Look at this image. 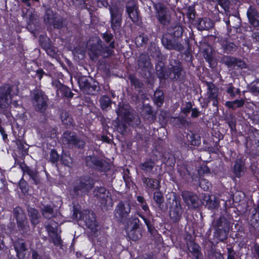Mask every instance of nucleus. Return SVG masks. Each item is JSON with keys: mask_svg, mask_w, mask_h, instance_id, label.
<instances>
[{"mask_svg": "<svg viewBox=\"0 0 259 259\" xmlns=\"http://www.w3.org/2000/svg\"><path fill=\"white\" fill-rule=\"evenodd\" d=\"M126 11L128 17L134 23H138L140 20L138 6L135 0H130L126 4Z\"/></svg>", "mask_w": 259, "mask_h": 259, "instance_id": "6ab92c4d", "label": "nucleus"}, {"mask_svg": "<svg viewBox=\"0 0 259 259\" xmlns=\"http://www.w3.org/2000/svg\"><path fill=\"white\" fill-rule=\"evenodd\" d=\"M171 34L172 36L179 38L182 36L183 33V29L180 25H176L172 26Z\"/></svg>", "mask_w": 259, "mask_h": 259, "instance_id": "864d4df0", "label": "nucleus"}, {"mask_svg": "<svg viewBox=\"0 0 259 259\" xmlns=\"http://www.w3.org/2000/svg\"><path fill=\"white\" fill-rule=\"evenodd\" d=\"M100 104L102 110H107L111 106L112 101L107 96H103L100 99Z\"/></svg>", "mask_w": 259, "mask_h": 259, "instance_id": "49530a36", "label": "nucleus"}, {"mask_svg": "<svg viewBox=\"0 0 259 259\" xmlns=\"http://www.w3.org/2000/svg\"><path fill=\"white\" fill-rule=\"evenodd\" d=\"M79 216L78 217V211L74 209L72 218L78 220H83L87 227L90 230V233L92 235L96 236L98 235V225L96 222L95 213L90 210H84L78 212Z\"/></svg>", "mask_w": 259, "mask_h": 259, "instance_id": "20e7f679", "label": "nucleus"}, {"mask_svg": "<svg viewBox=\"0 0 259 259\" xmlns=\"http://www.w3.org/2000/svg\"><path fill=\"white\" fill-rule=\"evenodd\" d=\"M49 237L54 245L59 246L62 245V240L61 238V236L57 233L51 234Z\"/></svg>", "mask_w": 259, "mask_h": 259, "instance_id": "5fc2aeb1", "label": "nucleus"}, {"mask_svg": "<svg viewBox=\"0 0 259 259\" xmlns=\"http://www.w3.org/2000/svg\"><path fill=\"white\" fill-rule=\"evenodd\" d=\"M151 2L155 10L156 17L159 23L163 26L169 25L171 16L166 6L162 3L157 2L154 0H151Z\"/></svg>", "mask_w": 259, "mask_h": 259, "instance_id": "6e6552de", "label": "nucleus"}, {"mask_svg": "<svg viewBox=\"0 0 259 259\" xmlns=\"http://www.w3.org/2000/svg\"><path fill=\"white\" fill-rule=\"evenodd\" d=\"M161 42L163 46L168 50H174L179 52L184 50V47L179 41L178 38H176L170 33H165L163 35Z\"/></svg>", "mask_w": 259, "mask_h": 259, "instance_id": "4468645a", "label": "nucleus"}, {"mask_svg": "<svg viewBox=\"0 0 259 259\" xmlns=\"http://www.w3.org/2000/svg\"><path fill=\"white\" fill-rule=\"evenodd\" d=\"M175 119L177 120V123L183 126H188L191 124V122L187 120L183 117H177Z\"/></svg>", "mask_w": 259, "mask_h": 259, "instance_id": "e2e57ef3", "label": "nucleus"}, {"mask_svg": "<svg viewBox=\"0 0 259 259\" xmlns=\"http://www.w3.org/2000/svg\"><path fill=\"white\" fill-rule=\"evenodd\" d=\"M245 100L244 99L235 100L233 101H227L225 103V105L232 110H235L237 108H240L244 106Z\"/></svg>", "mask_w": 259, "mask_h": 259, "instance_id": "58836bf2", "label": "nucleus"}, {"mask_svg": "<svg viewBox=\"0 0 259 259\" xmlns=\"http://www.w3.org/2000/svg\"><path fill=\"white\" fill-rule=\"evenodd\" d=\"M230 225V220L224 215L215 218L212 222L214 236L221 241L226 240L228 238Z\"/></svg>", "mask_w": 259, "mask_h": 259, "instance_id": "7ed1b4c3", "label": "nucleus"}, {"mask_svg": "<svg viewBox=\"0 0 259 259\" xmlns=\"http://www.w3.org/2000/svg\"><path fill=\"white\" fill-rule=\"evenodd\" d=\"M127 230L140 229V221L137 218H131L127 223Z\"/></svg>", "mask_w": 259, "mask_h": 259, "instance_id": "a18cd8bd", "label": "nucleus"}, {"mask_svg": "<svg viewBox=\"0 0 259 259\" xmlns=\"http://www.w3.org/2000/svg\"><path fill=\"white\" fill-rule=\"evenodd\" d=\"M13 211L18 227L22 230H26L28 228V222L23 209L20 207H16Z\"/></svg>", "mask_w": 259, "mask_h": 259, "instance_id": "f3484780", "label": "nucleus"}, {"mask_svg": "<svg viewBox=\"0 0 259 259\" xmlns=\"http://www.w3.org/2000/svg\"><path fill=\"white\" fill-rule=\"evenodd\" d=\"M167 196V202L170 205L169 217L174 222H177L180 220L182 212L180 199L174 193L169 194Z\"/></svg>", "mask_w": 259, "mask_h": 259, "instance_id": "0eeeda50", "label": "nucleus"}, {"mask_svg": "<svg viewBox=\"0 0 259 259\" xmlns=\"http://www.w3.org/2000/svg\"><path fill=\"white\" fill-rule=\"evenodd\" d=\"M250 224L254 228H259V213H255L252 215Z\"/></svg>", "mask_w": 259, "mask_h": 259, "instance_id": "13d9d810", "label": "nucleus"}, {"mask_svg": "<svg viewBox=\"0 0 259 259\" xmlns=\"http://www.w3.org/2000/svg\"><path fill=\"white\" fill-rule=\"evenodd\" d=\"M87 165L91 168L103 169L106 161L95 156H88L85 158Z\"/></svg>", "mask_w": 259, "mask_h": 259, "instance_id": "5701e85b", "label": "nucleus"}, {"mask_svg": "<svg viewBox=\"0 0 259 259\" xmlns=\"http://www.w3.org/2000/svg\"><path fill=\"white\" fill-rule=\"evenodd\" d=\"M142 180L146 187L153 189H158L160 187V182L156 179L143 177Z\"/></svg>", "mask_w": 259, "mask_h": 259, "instance_id": "2f4dec72", "label": "nucleus"}, {"mask_svg": "<svg viewBox=\"0 0 259 259\" xmlns=\"http://www.w3.org/2000/svg\"><path fill=\"white\" fill-rule=\"evenodd\" d=\"M182 197L186 205L191 208H195L198 204L199 198L196 194L189 191L182 192Z\"/></svg>", "mask_w": 259, "mask_h": 259, "instance_id": "412c9836", "label": "nucleus"}, {"mask_svg": "<svg viewBox=\"0 0 259 259\" xmlns=\"http://www.w3.org/2000/svg\"><path fill=\"white\" fill-rule=\"evenodd\" d=\"M60 161L63 164L68 167H71L73 163V159L67 153H63L61 155Z\"/></svg>", "mask_w": 259, "mask_h": 259, "instance_id": "603ef678", "label": "nucleus"}, {"mask_svg": "<svg viewBox=\"0 0 259 259\" xmlns=\"http://www.w3.org/2000/svg\"><path fill=\"white\" fill-rule=\"evenodd\" d=\"M62 142L69 148L78 149L83 148L85 145V142L83 139L77 136L74 133L69 131L64 133Z\"/></svg>", "mask_w": 259, "mask_h": 259, "instance_id": "9d476101", "label": "nucleus"}, {"mask_svg": "<svg viewBox=\"0 0 259 259\" xmlns=\"http://www.w3.org/2000/svg\"><path fill=\"white\" fill-rule=\"evenodd\" d=\"M131 211V205L130 202L121 200L116 206L114 214L118 221L123 222L127 219Z\"/></svg>", "mask_w": 259, "mask_h": 259, "instance_id": "9b49d317", "label": "nucleus"}, {"mask_svg": "<svg viewBox=\"0 0 259 259\" xmlns=\"http://www.w3.org/2000/svg\"><path fill=\"white\" fill-rule=\"evenodd\" d=\"M150 55L155 58H159L161 53L158 49V48L155 45L151 46L150 49Z\"/></svg>", "mask_w": 259, "mask_h": 259, "instance_id": "bf43d9fd", "label": "nucleus"}, {"mask_svg": "<svg viewBox=\"0 0 259 259\" xmlns=\"http://www.w3.org/2000/svg\"><path fill=\"white\" fill-rule=\"evenodd\" d=\"M149 40L147 35L141 34L135 38V43L137 47H140L146 44Z\"/></svg>", "mask_w": 259, "mask_h": 259, "instance_id": "8fccbe9b", "label": "nucleus"}, {"mask_svg": "<svg viewBox=\"0 0 259 259\" xmlns=\"http://www.w3.org/2000/svg\"><path fill=\"white\" fill-rule=\"evenodd\" d=\"M57 15L58 14L54 13L51 8H46L45 13L44 16V23L46 25L49 26V25L52 23L53 20Z\"/></svg>", "mask_w": 259, "mask_h": 259, "instance_id": "473e14b6", "label": "nucleus"}, {"mask_svg": "<svg viewBox=\"0 0 259 259\" xmlns=\"http://www.w3.org/2000/svg\"><path fill=\"white\" fill-rule=\"evenodd\" d=\"M12 92V88L8 84L0 87V108L1 109H6L9 107L13 97Z\"/></svg>", "mask_w": 259, "mask_h": 259, "instance_id": "2eb2a0df", "label": "nucleus"}, {"mask_svg": "<svg viewBox=\"0 0 259 259\" xmlns=\"http://www.w3.org/2000/svg\"><path fill=\"white\" fill-rule=\"evenodd\" d=\"M188 248L193 257L195 259H203V255L200 252L199 246L190 241L187 244Z\"/></svg>", "mask_w": 259, "mask_h": 259, "instance_id": "c85d7f7f", "label": "nucleus"}, {"mask_svg": "<svg viewBox=\"0 0 259 259\" xmlns=\"http://www.w3.org/2000/svg\"><path fill=\"white\" fill-rule=\"evenodd\" d=\"M221 62L231 69H244L247 65L242 60L230 56H224L221 58Z\"/></svg>", "mask_w": 259, "mask_h": 259, "instance_id": "dca6fc26", "label": "nucleus"}, {"mask_svg": "<svg viewBox=\"0 0 259 259\" xmlns=\"http://www.w3.org/2000/svg\"><path fill=\"white\" fill-rule=\"evenodd\" d=\"M252 93H259V80L254 81L250 89Z\"/></svg>", "mask_w": 259, "mask_h": 259, "instance_id": "774afa93", "label": "nucleus"}, {"mask_svg": "<svg viewBox=\"0 0 259 259\" xmlns=\"http://www.w3.org/2000/svg\"><path fill=\"white\" fill-rule=\"evenodd\" d=\"M126 231L128 238L133 241H137L142 237L140 229L127 230Z\"/></svg>", "mask_w": 259, "mask_h": 259, "instance_id": "c03bdc74", "label": "nucleus"}, {"mask_svg": "<svg viewBox=\"0 0 259 259\" xmlns=\"http://www.w3.org/2000/svg\"><path fill=\"white\" fill-rule=\"evenodd\" d=\"M192 107L193 105L191 102H187L185 107L182 109V112L185 115H187L192 110Z\"/></svg>", "mask_w": 259, "mask_h": 259, "instance_id": "69168bd1", "label": "nucleus"}, {"mask_svg": "<svg viewBox=\"0 0 259 259\" xmlns=\"http://www.w3.org/2000/svg\"><path fill=\"white\" fill-rule=\"evenodd\" d=\"M155 68L157 76L161 79H166L167 71L165 70L163 63L160 62L156 65Z\"/></svg>", "mask_w": 259, "mask_h": 259, "instance_id": "79ce46f5", "label": "nucleus"}, {"mask_svg": "<svg viewBox=\"0 0 259 259\" xmlns=\"http://www.w3.org/2000/svg\"><path fill=\"white\" fill-rule=\"evenodd\" d=\"M207 96L209 102L212 101V105L217 107L218 105L219 89L212 82H206Z\"/></svg>", "mask_w": 259, "mask_h": 259, "instance_id": "aec40b11", "label": "nucleus"}, {"mask_svg": "<svg viewBox=\"0 0 259 259\" xmlns=\"http://www.w3.org/2000/svg\"><path fill=\"white\" fill-rule=\"evenodd\" d=\"M60 118L63 124L67 125H73V119L68 112L63 111L60 114Z\"/></svg>", "mask_w": 259, "mask_h": 259, "instance_id": "a19ab883", "label": "nucleus"}, {"mask_svg": "<svg viewBox=\"0 0 259 259\" xmlns=\"http://www.w3.org/2000/svg\"><path fill=\"white\" fill-rule=\"evenodd\" d=\"M224 52L226 54L232 53L235 52L237 49V46L232 42L226 41L224 42L222 45Z\"/></svg>", "mask_w": 259, "mask_h": 259, "instance_id": "de8ad7c7", "label": "nucleus"}, {"mask_svg": "<svg viewBox=\"0 0 259 259\" xmlns=\"http://www.w3.org/2000/svg\"><path fill=\"white\" fill-rule=\"evenodd\" d=\"M117 115V118L113 121L114 125L117 127V130L120 133H123L126 129V125L125 123L120 121V117L125 123L131 124L133 119H136V124L140 122L139 118L131 112V109L128 105H123L119 106V108L116 111Z\"/></svg>", "mask_w": 259, "mask_h": 259, "instance_id": "f03ea898", "label": "nucleus"}, {"mask_svg": "<svg viewBox=\"0 0 259 259\" xmlns=\"http://www.w3.org/2000/svg\"><path fill=\"white\" fill-rule=\"evenodd\" d=\"M203 201L206 202V206L209 209H215L219 206V201L215 195L204 194Z\"/></svg>", "mask_w": 259, "mask_h": 259, "instance_id": "a878e982", "label": "nucleus"}, {"mask_svg": "<svg viewBox=\"0 0 259 259\" xmlns=\"http://www.w3.org/2000/svg\"><path fill=\"white\" fill-rule=\"evenodd\" d=\"M210 185L209 183L205 179L201 180L199 183L200 187L204 191H207L209 189Z\"/></svg>", "mask_w": 259, "mask_h": 259, "instance_id": "338daca9", "label": "nucleus"}, {"mask_svg": "<svg viewBox=\"0 0 259 259\" xmlns=\"http://www.w3.org/2000/svg\"><path fill=\"white\" fill-rule=\"evenodd\" d=\"M42 216L50 219L55 215L53 208L51 205H44L40 208Z\"/></svg>", "mask_w": 259, "mask_h": 259, "instance_id": "e433bc0d", "label": "nucleus"}, {"mask_svg": "<svg viewBox=\"0 0 259 259\" xmlns=\"http://www.w3.org/2000/svg\"><path fill=\"white\" fill-rule=\"evenodd\" d=\"M27 210L30 222L35 227L39 223L40 215L35 208L28 207Z\"/></svg>", "mask_w": 259, "mask_h": 259, "instance_id": "cd10ccee", "label": "nucleus"}, {"mask_svg": "<svg viewBox=\"0 0 259 259\" xmlns=\"http://www.w3.org/2000/svg\"><path fill=\"white\" fill-rule=\"evenodd\" d=\"M109 11L111 28L115 32L116 31L119 30L121 27L123 10L122 8L116 5H112L109 6Z\"/></svg>", "mask_w": 259, "mask_h": 259, "instance_id": "1a4fd4ad", "label": "nucleus"}, {"mask_svg": "<svg viewBox=\"0 0 259 259\" xmlns=\"http://www.w3.org/2000/svg\"><path fill=\"white\" fill-rule=\"evenodd\" d=\"M14 247L19 259H26L28 249L23 239H18L14 243Z\"/></svg>", "mask_w": 259, "mask_h": 259, "instance_id": "4be33fe9", "label": "nucleus"}, {"mask_svg": "<svg viewBox=\"0 0 259 259\" xmlns=\"http://www.w3.org/2000/svg\"><path fill=\"white\" fill-rule=\"evenodd\" d=\"M154 102L158 106L160 107L164 101V94L162 90L157 89L154 93Z\"/></svg>", "mask_w": 259, "mask_h": 259, "instance_id": "ea45409f", "label": "nucleus"}, {"mask_svg": "<svg viewBox=\"0 0 259 259\" xmlns=\"http://www.w3.org/2000/svg\"><path fill=\"white\" fill-rule=\"evenodd\" d=\"M93 179L89 176H82L76 180L73 184L72 194L81 196L89 192L94 186Z\"/></svg>", "mask_w": 259, "mask_h": 259, "instance_id": "39448f33", "label": "nucleus"}, {"mask_svg": "<svg viewBox=\"0 0 259 259\" xmlns=\"http://www.w3.org/2000/svg\"><path fill=\"white\" fill-rule=\"evenodd\" d=\"M187 139L188 142L193 146H199L201 143L200 137L192 131L187 134Z\"/></svg>", "mask_w": 259, "mask_h": 259, "instance_id": "72a5a7b5", "label": "nucleus"}, {"mask_svg": "<svg viewBox=\"0 0 259 259\" xmlns=\"http://www.w3.org/2000/svg\"><path fill=\"white\" fill-rule=\"evenodd\" d=\"M182 64L178 59H170L167 66L166 79L178 80L182 75Z\"/></svg>", "mask_w": 259, "mask_h": 259, "instance_id": "f8f14e48", "label": "nucleus"}, {"mask_svg": "<svg viewBox=\"0 0 259 259\" xmlns=\"http://www.w3.org/2000/svg\"><path fill=\"white\" fill-rule=\"evenodd\" d=\"M22 170L23 171V177H29V181L31 183L37 185L40 182L39 176L37 172L30 169L27 166H21Z\"/></svg>", "mask_w": 259, "mask_h": 259, "instance_id": "b1692460", "label": "nucleus"}, {"mask_svg": "<svg viewBox=\"0 0 259 259\" xmlns=\"http://www.w3.org/2000/svg\"><path fill=\"white\" fill-rule=\"evenodd\" d=\"M89 78L87 76H81L78 78V83L81 90L85 94L94 95L97 91V86L96 84H91Z\"/></svg>", "mask_w": 259, "mask_h": 259, "instance_id": "a211bd4d", "label": "nucleus"}, {"mask_svg": "<svg viewBox=\"0 0 259 259\" xmlns=\"http://www.w3.org/2000/svg\"><path fill=\"white\" fill-rule=\"evenodd\" d=\"M102 37L106 43L109 44L108 46L104 44L101 39L98 37L92 38L89 41L90 55L92 60L100 56H103L105 58L109 57L114 52L115 40L113 34L106 32L102 34Z\"/></svg>", "mask_w": 259, "mask_h": 259, "instance_id": "f257e3e1", "label": "nucleus"}, {"mask_svg": "<svg viewBox=\"0 0 259 259\" xmlns=\"http://www.w3.org/2000/svg\"><path fill=\"white\" fill-rule=\"evenodd\" d=\"M213 27V23L209 19L204 18L200 19L198 24V28L200 30H208Z\"/></svg>", "mask_w": 259, "mask_h": 259, "instance_id": "c9c22d12", "label": "nucleus"}, {"mask_svg": "<svg viewBox=\"0 0 259 259\" xmlns=\"http://www.w3.org/2000/svg\"><path fill=\"white\" fill-rule=\"evenodd\" d=\"M32 103L36 112L44 114L48 107L49 99L43 91L36 90L32 93Z\"/></svg>", "mask_w": 259, "mask_h": 259, "instance_id": "423d86ee", "label": "nucleus"}, {"mask_svg": "<svg viewBox=\"0 0 259 259\" xmlns=\"http://www.w3.org/2000/svg\"><path fill=\"white\" fill-rule=\"evenodd\" d=\"M179 172L182 178L186 182H188L193 180V175L185 166H181L179 168Z\"/></svg>", "mask_w": 259, "mask_h": 259, "instance_id": "4c0bfd02", "label": "nucleus"}, {"mask_svg": "<svg viewBox=\"0 0 259 259\" xmlns=\"http://www.w3.org/2000/svg\"><path fill=\"white\" fill-rule=\"evenodd\" d=\"M64 21L65 20L58 14L49 26H53L55 28L61 29L63 27Z\"/></svg>", "mask_w": 259, "mask_h": 259, "instance_id": "09e8293b", "label": "nucleus"}, {"mask_svg": "<svg viewBox=\"0 0 259 259\" xmlns=\"http://www.w3.org/2000/svg\"><path fill=\"white\" fill-rule=\"evenodd\" d=\"M128 79L131 81V84L134 85L135 88L141 89L143 88L144 83L135 76L133 75H130L128 77Z\"/></svg>", "mask_w": 259, "mask_h": 259, "instance_id": "3c124183", "label": "nucleus"}, {"mask_svg": "<svg viewBox=\"0 0 259 259\" xmlns=\"http://www.w3.org/2000/svg\"><path fill=\"white\" fill-rule=\"evenodd\" d=\"M139 216L144 221L145 224L146 225L150 233L152 234L154 230V228L153 225L151 224L150 221L147 219L145 217L141 214H139Z\"/></svg>", "mask_w": 259, "mask_h": 259, "instance_id": "0e129e2a", "label": "nucleus"}, {"mask_svg": "<svg viewBox=\"0 0 259 259\" xmlns=\"http://www.w3.org/2000/svg\"><path fill=\"white\" fill-rule=\"evenodd\" d=\"M57 92L58 95L60 93L62 96H64L68 98H72L73 97V94L71 92L70 89L66 86L59 83L57 85Z\"/></svg>", "mask_w": 259, "mask_h": 259, "instance_id": "f704fd0d", "label": "nucleus"}, {"mask_svg": "<svg viewBox=\"0 0 259 259\" xmlns=\"http://www.w3.org/2000/svg\"><path fill=\"white\" fill-rule=\"evenodd\" d=\"M247 16L248 19L252 17H259V13L255 8L250 6L247 10Z\"/></svg>", "mask_w": 259, "mask_h": 259, "instance_id": "4d7b16f0", "label": "nucleus"}, {"mask_svg": "<svg viewBox=\"0 0 259 259\" xmlns=\"http://www.w3.org/2000/svg\"><path fill=\"white\" fill-rule=\"evenodd\" d=\"M254 144L256 145L255 152L254 153L256 155L259 156V131L256 130L253 133Z\"/></svg>", "mask_w": 259, "mask_h": 259, "instance_id": "6e6d98bb", "label": "nucleus"}, {"mask_svg": "<svg viewBox=\"0 0 259 259\" xmlns=\"http://www.w3.org/2000/svg\"><path fill=\"white\" fill-rule=\"evenodd\" d=\"M233 169L235 176L240 177L245 171L244 162L242 160L237 159L235 161Z\"/></svg>", "mask_w": 259, "mask_h": 259, "instance_id": "c756f323", "label": "nucleus"}, {"mask_svg": "<svg viewBox=\"0 0 259 259\" xmlns=\"http://www.w3.org/2000/svg\"><path fill=\"white\" fill-rule=\"evenodd\" d=\"M94 193L95 196L98 199L102 206L105 207L112 206L113 201L111 194L105 188H97L95 189Z\"/></svg>", "mask_w": 259, "mask_h": 259, "instance_id": "ddd939ff", "label": "nucleus"}, {"mask_svg": "<svg viewBox=\"0 0 259 259\" xmlns=\"http://www.w3.org/2000/svg\"><path fill=\"white\" fill-rule=\"evenodd\" d=\"M59 159V155L57 151L53 149L52 150L50 154V160L53 163H57Z\"/></svg>", "mask_w": 259, "mask_h": 259, "instance_id": "052dcab7", "label": "nucleus"}, {"mask_svg": "<svg viewBox=\"0 0 259 259\" xmlns=\"http://www.w3.org/2000/svg\"><path fill=\"white\" fill-rule=\"evenodd\" d=\"M153 200L156 204L157 206L162 211H165L167 209L164 206V199L162 193L160 191H155L153 193Z\"/></svg>", "mask_w": 259, "mask_h": 259, "instance_id": "bb28decb", "label": "nucleus"}, {"mask_svg": "<svg viewBox=\"0 0 259 259\" xmlns=\"http://www.w3.org/2000/svg\"><path fill=\"white\" fill-rule=\"evenodd\" d=\"M137 64L138 68L143 71H149L152 68V64L149 56L146 54L140 55Z\"/></svg>", "mask_w": 259, "mask_h": 259, "instance_id": "393cba45", "label": "nucleus"}, {"mask_svg": "<svg viewBox=\"0 0 259 259\" xmlns=\"http://www.w3.org/2000/svg\"><path fill=\"white\" fill-rule=\"evenodd\" d=\"M195 11L194 7L189 6L187 9V16L189 19L194 20L195 18Z\"/></svg>", "mask_w": 259, "mask_h": 259, "instance_id": "680f3d73", "label": "nucleus"}, {"mask_svg": "<svg viewBox=\"0 0 259 259\" xmlns=\"http://www.w3.org/2000/svg\"><path fill=\"white\" fill-rule=\"evenodd\" d=\"M155 166V163L152 160H149L140 164V168L146 172H150Z\"/></svg>", "mask_w": 259, "mask_h": 259, "instance_id": "37998d69", "label": "nucleus"}, {"mask_svg": "<svg viewBox=\"0 0 259 259\" xmlns=\"http://www.w3.org/2000/svg\"><path fill=\"white\" fill-rule=\"evenodd\" d=\"M40 44L43 49L46 51L49 56L53 58L56 57L57 52V49L50 44L49 39L41 42Z\"/></svg>", "mask_w": 259, "mask_h": 259, "instance_id": "7c9ffc66", "label": "nucleus"}]
</instances>
